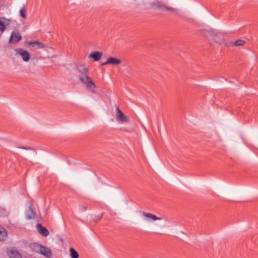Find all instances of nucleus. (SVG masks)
<instances>
[{"label":"nucleus","instance_id":"9b49d317","mask_svg":"<svg viewBox=\"0 0 258 258\" xmlns=\"http://www.w3.org/2000/svg\"><path fill=\"white\" fill-rule=\"evenodd\" d=\"M39 253L47 258H50L52 256V253L50 249L43 245L41 248Z\"/></svg>","mask_w":258,"mask_h":258},{"label":"nucleus","instance_id":"0eeeda50","mask_svg":"<svg viewBox=\"0 0 258 258\" xmlns=\"http://www.w3.org/2000/svg\"><path fill=\"white\" fill-rule=\"evenodd\" d=\"M116 119L122 122H126L129 120L128 117L124 114L118 107L116 108Z\"/></svg>","mask_w":258,"mask_h":258},{"label":"nucleus","instance_id":"6e6552de","mask_svg":"<svg viewBox=\"0 0 258 258\" xmlns=\"http://www.w3.org/2000/svg\"><path fill=\"white\" fill-rule=\"evenodd\" d=\"M142 214L145 220L147 221L160 220L162 219L161 218L157 217L155 215L145 212H143Z\"/></svg>","mask_w":258,"mask_h":258},{"label":"nucleus","instance_id":"f8f14e48","mask_svg":"<svg viewBox=\"0 0 258 258\" xmlns=\"http://www.w3.org/2000/svg\"><path fill=\"white\" fill-rule=\"evenodd\" d=\"M37 229L39 233L42 236L46 237L49 235L48 230L45 227H43L41 224H37Z\"/></svg>","mask_w":258,"mask_h":258},{"label":"nucleus","instance_id":"20e7f679","mask_svg":"<svg viewBox=\"0 0 258 258\" xmlns=\"http://www.w3.org/2000/svg\"><path fill=\"white\" fill-rule=\"evenodd\" d=\"M7 253L9 258H22V255L18 250L14 247L8 248Z\"/></svg>","mask_w":258,"mask_h":258},{"label":"nucleus","instance_id":"1a4fd4ad","mask_svg":"<svg viewBox=\"0 0 258 258\" xmlns=\"http://www.w3.org/2000/svg\"><path fill=\"white\" fill-rule=\"evenodd\" d=\"M121 60L117 58L113 57H109L108 58L107 60L102 63V66H105L107 64H112V65H118L120 64Z\"/></svg>","mask_w":258,"mask_h":258},{"label":"nucleus","instance_id":"a211bd4d","mask_svg":"<svg viewBox=\"0 0 258 258\" xmlns=\"http://www.w3.org/2000/svg\"><path fill=\"white\" fill-rule=\"evenodd\" d=\"M70 254L72 258H79L78 252L73 248H70Z\"/></svg>","mask_w":258,"mask_h":258},{"label":"nucleus","instance_id":"f3484780","mask_svg":"<svg viewBox=\"0 0 258 258\" xmlns=\"http://www.w3.org/2000/svg\"><path fill=\"white\" fill-rule=\"evenodd\" d=\"M26 216L28 219L34 218L35 217V213L33 210L30 208L26 212Z\"/></svg>","mask_w":258,"mask_h":258},{"label":"nucleus","instance_id":"9d476101","mask_svg":"<svg viewBox=\"0 0 258 258\" xmlns=\"http://www.w3.org/2000/svg\"><path fill=\"white\" fill-rule=\"evenodd\" d=\"M9 24V20L5 18H0V33L4 32L6 26Z\"/></svg>","mask_w":258,"mask_h":258},{"label":"nucleus","instance_id":"412c9836","mask_svg":"<svg viewBox=\"0 0 258 258\" xmlns=\"http://www.w3.org/2000/svg\"><path fill=\"white\" fill-rule=\"evenodd\" d=\"M21 148L23 149H26V150H28V149H30V148L25 147H21Z\"/></svg>","mask_w":258,"mask_h":258},{"label":"nucleus","instance_id":"ddd939ff","mask_svg":"<svg viewBox=\"0 0 258 258\" xmlns=\"http://www.w3.org/2000/svg\"><path fill=\"white\" fill-rule=\"evenodd\" d=\"M102 56V53L100 51H95L89 54V57L92 58L95 61H98Z\"/></svg>","mask_w":258,"mask_h":258},{"label":"nucleus","instance_id":"4468645a","mask_svg":"<svg viewBox=\"0 0 258 258\" xmlns=\"http://www.w3.org/2000/svg\"><path fill=\"white\" fill-rule=\"evenodd\" d=\"M42 245L37 243H32L30 244V247L34 252L39 253Z\"/></svg>","mask_w":258,"mask_h":258},{"label":"nucleus","instance_id":"dca6fc26","mask_svg":"<svg viewBox=\"0 0 258 258\" xmlns=\"http://www.w3.org/2000/svg\"><path fill=\"white\" fill-rule=\"evenodd\" d=\"M77 70L82 74L81 75H86L88 73V68L83 65L79 66Z\"/></svg>","mask_w":258,"mask_h":258},{"label":"nucleus","instance_id":"2eb2a0df","mask_svg":"<svg viewBox=\"0 0 258 258\" xmlns=\"http://www.w3.org/2000/svg\"><path fill=\"white\" fill-rule=\"evenodd\" d=\"M7 237V230L0 226V241H5Z\"/></svg>","mask_w":258,"mask_h":258},{"label":"nucleus","instance_id":"6ab92c4d","mask_svg":"<svg viewBox=\"0 0 258 258\" xmlns=\"http://www.w3.org/2000/svg\"><path fill=\"white\" fill-rule=\"evenodd\" d=\"M245 43V41L244 40H241V39H239L237 41H236L235 42H234V43H231V45H234L235 46H242L243 45H244Z\"/></svg>","mask_w":258,"mask_h":258},{"label":"nucleus","instance_id":"5701e85b","mask_svg":"<svg viewBox=\"0 0 258 258\" xmlns=\"http://www.w3.org/2000/svg\"><path fill=\"white\" fill-rule=\"evenodd\" d=\"M82 209H83V210H85L86 209V208L85 207H82Z\"/></svg>","mask_w":258,"mask_h":258},{"label":"nucleus","instance_id":"423d86ee","mask_svg":"<svg viewBox=\"0 0 258 258\" xmlns=\"http://www.w3.org/2000/svg\"><path fill=\"white\" fill-rule=\"evenodd\" d=\"M29 47L35 49H42L45 47V45L41 42L39 41H30L27 42Z\"/></svg>","mask_w":258,"mask_h":258},{"label":"nucleus","instance_id":"4be33fe9","mask_svg":"<svg viewBox=\"0 0 258 258\" xmlns=\"http://www.w3.org/2000/svg\"><path fill=\"white\" fill-rule=\"evenodd\" d=\"M82 209H83V210H85L86 209V208L85 207H82Z\"/></svg>","mask_w":258,"mask_h":258},{"label":"nucleus","instance_id":"7ed1b4c3","mask_svg":"<svg viewBox=\"0 0 258 258\" xmlns=\"http://www.w3.org/2000/svg\"><path fill=\"white\" fill-rule=\"evenodd\" d=\"M22 39V36L19 32L17 30L14 31L12 32L9 42L11 43H16L20 41Z\"/></svg>","mask_w":258,"mask_h":258},{"label":"nucleus","instance_id":"aec40b11","mask_svg":"<svg viewBox=\"0 0 258 258\" xmlns=\"http://www.w3.org/2000/svg\"><path fill=\"white\" fill-rule=\"evenodd\" d=\"M26 10L25 8L23 7V8H21L20 10V16L23 17L24 19H26Z\"/></svg>","mask_w":258,"mask_h":258},{"label":"nucleus","instance_id":"39448f33","mask_svg":"<svg viewBox=\"0 0 258 258\" xmlns=\"http://www.w3.org/2000/svg\"><path fill=\"white\" fill-rule=\"evenodd\" d=\"M15 51L17 54H19L22 56V59L24 61H28L30 59V54L27 51L22 48H18L15 50Z\"/></svg>","mask_w":258,"mask_h":258},{"label":"nucleus","instance_id":"f03ea898","mask_svg":"<svg viewBox=\"0 0 258 258\" xmlns=\"http://www.w3.org/2000/svg\"><path fill=\"white\" fill-rule=\"evenodd\" d=\"M151 7L154 10H161L163 11H170L172 12L175 11V9L165 6L163 2L160 1H156L154 2L151 3Z\"/></svg>","mask_w":258,"mask_h":258},{"label":"nucleus","instance_id":"f257e3e1","mask_svg":"<svg viewBox=\"0 0 258 258\" xmlns=\"http://www.w3.org/2000/svg\"><path fill=\"white\" fill-rule=\"evenodd\" d=\"M79 80L82 83L85 84L86 87L92 92H94V89L96 88L95 84L93 83L92 79L87 75H80Z\"/></svg>","mask_w":258,"mask_h":258}]
</instances>
